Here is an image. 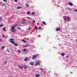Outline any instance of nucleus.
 <instances>
[{
    "instance_id": "obj_1",
    "label": "nucleus",
    "mask_w": 77,
    "mask_h": 77,
    "mask_svg": "<svg viewBox=\"0 0 77 77\" xmlns=\"http://www.w3.org/2000/svg\"><path fill=\"white\" fill-rule=\"evenodd\" d=\"M14 27H15V26H12V30L13 32H16V29H15L14 28Z\"/></svg>"
},
{
    "instance_id": "obj_2",
    "label": "nucleus",
    "mask_w": 77,
    "mask_h": 77,
    "mask_svg": "<svg viewBox=\"0 0 77 77\" xmlns=\"http://www.w3.org/2000/svg\"><path fill=\"white\" fill-rule=\"evenodd\" d=\"M20 23L21 24H26V23H27V22H26V21L23 20V21H21Z\"/></svg>"
},
{
    "instance_id": "obj_3",
    "label": "nucleus",
    "mask_w": 77,
    "mask_h": 77,
    "mask_svg": "<svg viewBox=\"0 0 77 77\" xmlns=\"http://www.w3.org/2000/svg\"><path fill=\"white\" fill-rule=\"evenodd\" d=\"M29 64L32 66H33L34 65V62L32 61L29 63Z\"/></svg>"
},
{
    "instance_id": "obj_4",
    "label": "nucleus",
    "mask_w": 77,
    "mask_h": 77,
    "mask_svg": "<svg viewBox=\"0 0 77 77\" xmlns=\"http://www.w3.org/2000/svg\"><path fill=\"white\" fill-rule=\"evenodd\" d=\"M14 40V39L13 38H10L9 41L10 42H12Z\"/></svg>"
},
{
    "instance_id": "obj_5",
    "label": "nucleus",
    "mask_w": 77,
    "mask_h": 77,
    "mask_svg": "<svg viewBox=\"0 0 77 77\" xmlns=\"http://www.w3.org/2000/svg\"><path fill=\"white\" fill-rule=\"evenodd\" d=\"M38 64L39 63H38V62H36V63L35 64V66H37V65H38Z\"/></svg>"
},
{
    "instance_id": "obj_6",
    "label": "nucleus",
    "mask_w": 77,
    "mask_h": 77,
    "mask_svg": "<svg viewBox=\"0 0 77 77\" xmlns=\"http://www.w3.org/2000/svg\"><path fill=\"white\" fill-rule=\"evenodd\" d=\"M17 67H19L20 68H21L22 69H23V66H17Z\"/></svg>"
},
{
    "instance_id": "obj_7",
    "label": "nucleus",
    "mask_w": 77,
    "mask_h": 77,
    "mask_svg": "<svg viewBox=\"0 0 77 77\" xmlns=\"http://www.w3.org/2000/svg\"><path fill=\"white\" fill-rule=\"evenodd\" d=\"M69 3L70 5V6H72V5H73V4H72V3L71 2H69Z\"/></svg>"
},
{
    "instance_id": "obj_8",
    "label": "nucleus",
    "mask_w": 77,
    "mask_h": 77,
    "mask_svg": "<svg viewBox=\"0 0 77 77\" xmlns=\"http://www.w3.org/2000/svg\"><path fill=\"white\" fill-rule=\"evenodd\" d=\"M57 29H56V31H57H57H59V30H60V29L59 28H57Z\"/></svg>"
},
{
    "instance_id": "obj_9",
    "label": "nucleus",
    "mask_w": 77,
    "mask_h": 77,
    "mask_svg": "<svg viewBox=\"0 0 77 77\" xmlns=\"http://www.w3.org/2000/svg\"><path fill=\"white\" fill-rule=\"evenodd\" d=\"M35 76L37 77H39V76H40V75H39V74H36V75Z\"/></svg>"
},
{
    "instance_id": "obj_10",
    "label": "nucleus",
    "mask_w": 77,
    "mask_h": 77,
    "mask_svg": "<svg viewBox=\"0 0 77 77\" xmlns=\"http://www.w3.org/2000/svg\"><path fill=\"white\" fill-rule=\"evenodd\" d=\"M25 61H27V60H28V58H26L25 59H24Z\"/></svg>"
},
{
    "instance_id": "obj_11",
    "label": "nucleus",
    "mask_w": 77,
    "mask_h": 77,
    "mask_svg": "<svg viewBox=\"0 0 77 77\" xmlns=\"http://www.w3.org/2000/svg\"><path fill=\"white\" fill-rule=\"evenodd\" d=\"M26 50H27V49L25 48V49L23 50V51H24V52H25V51H26Z\"/></svg>"
},
{
    "instance_id": "obj_12",
    "label": "nucleus",
    "mask_w": 77,
    "mask_h": 77,
    "mask_svg": "<svg viewBox=\"0 0 77 77\" xmlns=\"http://www.w3.org/2000/svg\"><path fill=\"white\" fill-rule=\"evenodd\" d=\"M42 23H43V24H44V25H46V23H45V22H44V21H43Z\"/></svg>"
},
{
    "instance_id": "obj_13",
    "label": "nucleus",
    "mask_w": 77,
    "mask_h": 77,
    "mask_svg": "<svg viewBox=\"0 0 77 77\" xmlns=\"http://www.w3.org/2000/svg\"><path fill=\"white\" fill-rule=\"evenodd\" d=\"M64 55L65 54H64V53H62L61 54V56H64Z\"/></svg>"
},
{
    "instance_id": "obj_14",
    "label": "nucleus",
    "mask_w": 77,
    "mask_h": 77,
    "mask_svg": "<svg viewBox=\"0 0 77 77\" xmlns=\"http://www.w3.org/2000/svg\"><path fill=\"white\" fill-rule=\"evenodd\" d=\"M17 9H21V7H17Z\"/></svg>"
},
{
    "instance_id": "obj_15",
    "label": "nucleus",
    "mask_w": 77,
    "mask_h": 77,
    "mask_svg": "<svg viewBox=\"0 0 77 77\" xmlns=\"http://www.w3.org/2000/svg\"><path fill=\"white\" fill-rule=\"evenodd\" d=\"M3 26V25L1 24V25L0 26V27H2Z\"/></svg>"
},
{
    "instance_id": "obj_16",
    "label": "nucleus",
    "mask_w": 77,
    "mask_h": 77,
    "mask_svg": "<svg viewBox=\"0 0 77 77\" xmlns=\"http://www.w3.org/2000/svg\"><path fill=\"white\" fill-rule=\"evenodd\" d=\"M14 45H15V46H18V44H15L14 43Z\"/></svg>"
},
{
    "instance_id": "obj_17",
    "label": "nucleus",
    "mask_w": 77,
    "mask_h": 77,
    "mask_svg": "<svg viewBox=\"0 0 77 77\" xmlns=\"http://www.w3.org/2000/svg\"><path fill=\"white\" fill-rule=\"evenodd\" d=\"M36 56H33V58H36Z\"/></svg>"
},
{
    "instance_id": "obj_18",
    "label": "nucleus",
    "mask_w": 77,
    "mask_h": 77,
    "mask_svg": "<svg viewBox=\"0 0 77 77\" xmlns=\"http://www.w3.org/2000/svg\"><path fill=\"white\" fill-rule=\"evenodd\" d=\"M27 15H29L30 14V11H28L27 12Z\"/></svg>"
},
{
    "instance_id": "obj_19",
    "label": "nucleus",
    "mask_w": 77,
    "mask_h": 77,
    "mask_svg": "<svg viewBox=\"0 0 77 77\" xmlns=\"http://www.w3.org/2000/svg\"><path fill=\"white\" fill-rule=\"evenodd\" d=\"M11 44H14V41H13L12 42H11Z\"/></svg>"
},
{
    "instance_id": "obj_20",
    "label": "nucleus",
    "mask_w": 77,
    "mask_h": 77,
    "mask_svg": "<svg viewBox=\"0 0 77 77\" xmlns=\"http://www.w3.org/2000/svg\"><path fill=\"white\" fill-rule=\"evenodd\" d=\"M35 27L36 30H37L38 29V28L37 27H36V26H35Z\"/></svg>"
},
{
    "instance_id": "obj_21",
    "label": "nucleus",
    "mask_w": 77,
    "mask_h": 77,
    "mask_svg": "<svg viewBox=\"0 0 77 77\" xmlns=\"http://www.w3.org/2000/svg\"><path fill=\"white\" fill-rule=\"evenodd\" d=\"M67 17V19L68 20H69V17Z\"/></svg>"
},
{
    "instance_id": "obj_22",
    "label": "nucleus",
    "mask_w": 77,
    "mask_h": 77,
    "mask_svg": "<svg viewBox=\"0 0 77 77\" xmlns=\"http://www.w3.org/2000/svg\"><path fill=\"white\" fill-rule=\"evenodd\" d=\"M31 29V27L30 26L29 28V29H28V30H30Z\"/></svg>"
},
{
    "instance_id": "obj_23",
    "label": "nucleus",
    "mask_w": 77,
    "mask_h": 77,
    "mask_svg": "<svg viewBox=\"0 0 77 77\" xmlns=\"http://www.w3.org/2000/svg\"><path fill=\"white\" fill-rule=\"evenodd\" d=\"M27 68V66L26 65L25 66V68Z\"/></svg>"
},
{
    "instance_id": "obj_24",
    "label": "nucleus",
    "mask_w": 77,
    "mask_h": 77,
    "mask_svg": "<svg viewBox=\"0 0 77 77\" xmlns=\"http://www.w3.org/2000/svg\"><path fill=\"white\" fill-rule=\"evenodd\" d=\"M8 52V53H10L11 52V51H10V50H8L7 51Z\"/></svg>"
},
{
    "instance_id": "obj_25",
    "label": "nucleus",
    "mask_w": 77,
    "mask_h": 77,
    "mask_svg": "<svg viewBox=\"0 0 77 77\" xmlns=\"http://www.w3.org/2000/svg\"><path fill=\"white\" fill-rule=\"evenodd\" d=\"M40 69L42 71H43V70H44V69L42 68H40Z\"/></svg>"
},
{
    "instance_id": "obj_26",
    "label": "nucleus",
    "mask_w": 77,
    "mask_h": 77,
    "mask_svg": "<svg viewBox=\"0 0 77 77\" xmlns=\"http://www.w3.org/2000/svg\"><path fill=\"white\" fill-rule=\"evenodd\" d=\"M2 20V17H0V21H1Z\"/></svg>"
},
{
    "instance_id": "obj_27",
    "label": "nucleus",
    "mask_w": 77,
    "mask_h": 77,
    "mask_svg": "<svg viewBox=\"0 0 77 77\" xmlns=\"http://www.w3.org/2000/svg\"><path fill=\"white\" fill-rule=\"evenodd\" d=\"M2 30H4V31H5V28L4 27L2 29Z\"/></svg>"
},
{
    "instance_id": "obj_28",
    "label": "nucleus",
    "mask_w": 77,
    "mask_h": 77,
    "mask_svg": "<svg viewBox=\"0 0 77 77\" xmlns=\"http://www.w3.org/2000/svg\"><path fill=\"white\" fill-rule=\"evenodd\" d=\"M3 1L5 2H7V0H3Z\"/></svg>"
},
{
    "instance_id": "obj_29",
    "label": "nucleus",
    "mask_w": 77,
    "mask_h": 77,
    "mask_svg": "<svg viewBox=\"0 0 77 77\" xmlns=\"http://www.w3.org/2000/svg\"><path fill=\"white\" fill-rule=\"evenodd\" d=\"M32 22L33 23H35V20H33Z\"/></svg>"
},
{
    "instance_id": "obj_30",
    "label": "nucleus",
    "mask_w": 77,
    "mask_h": 77,
    "mask_svg": "<svg viewBox=\"0 0 77 77\" xmlns=\"http://www.w3.org/2000/svg\"><path fill=\"white\" fill-rule=\"evenodd\" d=\"M4 48H5V46H2V50H4Z\"/></svg>"
},
{
    "instance_id": "obj_31",
    "label": "nucleus",
    "mask_w": 77,
    "mask_h": 77,
    "mask_svg": "<svg viewBox=\"0 0 77 77\" xmlns=\"http://www.w3.org/2000/svg\"><path fill=\"white\" fill-rule=\"evenodd\" d=\"M67 9L68 10H69V11H70V10H71V9L69 8H68Z\"/></svg>"
},
{
    "instance_id": "obj_32",
    "label": "nucleus",
    "mask_w": 77,
    "mask_h": 77,
    "mask_svg": "<svg viewBox=\"0 0 77 77\" xmlns=\"http://www.w3.org/2000/svg\"><path fill=\"white\" fill-rule=\"evenodd\" d=\"M23 47H24V48H26V47H26V45H25V46L23 45Z\"/></svg>"
},
{
    "instance_id": "obj_33",
    "label": "nucleus",
    "mask_w": 77,
    "mask_h": 77,
    "mask_svg": "<svg viewBox=\"0 0 77 77\" xmlns=\"http://www.w3.org/2000/svg\"><path fill=\"white\" fill-rule=\"evenodd\" d=\"M27 18H28V19H29V20H30V17H27Z\"/></svg>"
},
{
    "instance_id": "obj_34",
    "label": "nucleus",
    "mask_w": 77,
    "mask_h": 77,
    "mask_svg": "<svg viewBox=\"0 0 77 77\" xmlns=\"http://www.w3.org/2000/svg\"><path fill=\"white\" fill-rule=\"evenodd\" d=\"M38 29H41V27L40 26L38 28Z\"/></svg>"
},
{
    "instance_id": "obj_35",
    "label": "nucleus",
    "mask_w": 77,
    "mask_h": 77,
    "mask_svg": "<svg viewBox=\"0 0 77 77\" xmlns=\"http://www.w3.org/2000/svg\"><path fill=\"white\" fill-rule=\"evenodd\" d=\"M74 11L75 12H77V9H75Z\"/></svg>"
},
{
    "instance_id": "obj_36",
    "label": "nucleus",
    "mask_w": 77,
    "mask_h": 77,
    "mask_svg": "<svg viewBox=\"0 0 77 77\" xmlns=\"http://www.w3.org/2000/svg\"><path fill=\"white\" fill-rule=\"evenodd\" d=\"M32 15H35V13H34V12H32Z\"/></svg>"
},
{
    "instance_id": "obj_37",
    "label": "nucleus",
    "mask_w": 77,
    "mask_h": 77,
    "mask_svg": "<svg viewBox=\"0 0 77 77\" xmlns=\"http://www.w3.org/2000/svg\"><path fill=\"white\" fill-rule=\"evenodd\" d=\"M18 52L19 53H20V50H18Z\"/></svg>"
},
{
    "instance_id": "obj_38",
    "label": "nucleus",
    "mask_w": 77,
    "mask_h": 77,
    "mask_svg": "<svg viewBox=\"0 0 77 77\" xmlns=\"http://www.w3.org/2000/svg\"><path fill=\"white\" fill-rule=\"evenodd\" d=\"M3 38H5V36L4 35H2Z\"/></svg>"
},
{
    "instance_id": "obj_39",
    "label": "nucleus",
    "mask_w": 77,
    "mask_h": 77,
    "mask_svg": "<svg viewBox=\"0 0 77 77\" xmlns=\"http://www.w3.org/2000/svg\"><path fill=\"white\" fill-rule=\"evenodd\" d=\"M26 47H29V45L28 44H27L26 45Z\"/></svg>"
},
{
    "instance_id": "obj_40",
    "label": "nucleus",
    "mask_w": 77,
    "mask_h": 77,
    "mask_svg": "<svg viewBox=\"0 0 77 77\" xmlns=\"http://www.w3.org/2000/svg\"><path fill=\"white\" fill-rule=\"evenodd\" d=\"M22 41H23V42H25L24 41V39L22 40Z\"/></svg>"
},
{
    "instance_id": "obj_41",
    "label": "nucleus",
    "mask_w": 77,
    "mask_h": 77,
    "mask_svg": "<svg viewBox=\"0 0 77 77\" xmlns=\"http://www.w3.org/2000/svg\"><path fill=\"white\" fill-rule=\"evenodd\" d=\"M7 62L6 61L5 62V64L7 63Z\"/></svg>"
},
{
    "instance_id": "obj_42",
    "label": "nucleus",
    "mask_w": 77,
    "mask_h": 77,
    "mask_svg": "<svg viewBox=\"0 0 77 77\" xmlns=\"http://www.w3.org/2000/svg\"><path fill=\"white\" fill-rule=\"evenodd\" d=\"M5 3H3V6H5Z\"/></svg>"
},
{
    "instance_id": "obj_43",
    "label": "nucleus",
    "mask_w": 77,
    "mask_h": 77,
    "mask_svg": "<svg viewBox=\"0 0 77 77\" xmlns=\"http://www.w3.org/2000/svg\"><path fill=\"white\" fill-rule=\"evenodd\" d=\"M15 2H17V1H18V0H15Z\"/></svg>"
},
{
    "instance_id": "obj_44",
    "label": "nucleus",
    "mask_w": 77,
    "mask_h": 77,
    "mask_svg": "<svg viewBox=\"0 0 77 77\" xmlns=\"http://www.w3.org/2000/svg\"><path fill=\"white\" fill-rule=\"evenodd\" d=\"M18 29H21V28H20V27H18Z\"/></svg>"
},
{
    "instance_id": "obj_45",
    "label": "nucleus",
    "mask_w": 77,
    "mask_h": 77,
    "mask_svg": "<svg viewBox=\"0 0 77 77\" xmlns=\"http://www.w3.org/2000/svg\"><path fill=\"white\" fill-rule=\"evenodd\" d=\"M64 20H67V19L64 18Z\"/></svg>"
},
{
    "instance_id": "obj_46",
    "label": "nucleus",
    "mask_w": 77,
    "mask_h": 77,
    "mask_svg": "<svg viewBox=\"0 0 77 77\" xmlns=\"http://www.w3.org/2000/svg\"><path fill=\"white\" fill-rule=\"evenodd\" d=\"M26 6H29V5H27V4H26Z\"/></svg>"
},
{
    "instance_id": "obj_47",
    "label": "nucleus",
    "mask_w": 77,
    "mask_h": 77,
    "mask_svg": "<svg viewBox=\"0 0 77 77\" xmlns=\"http://www.w3.org/2000/svg\"><path fill=\"white\" fill-rule=\"evenodd\" d=\"M35 58H33L32 60H33V59H35Z\"/></svg>"
},
{
    "instance_id": "obj_48",
    "label": "nucleus",
    "mask_w": 77,
    "mask_h": 77,
    "mask_svg": "<svg viewBox=\"0 0 77 77\" xmlns=\"http://www.w3.org/2000/svg\"><path fill=\"white\" fill-rule=\"evenodd\" d=\"M71 74H72V72H70Z\"/></svg>"
},
{
    "instance_id": "obj_49",
    "label": "nucleus",
    "mask_w": 77,
    "mask_h": 77,
    "mask_svg": "<svg viewBox=\"0 0 77 77\" xmlns=\"http://www.w3.org/2000/svg\"><path fill=\"white\" fill-rule=\"evenodd\" d=\"M0 41H1V42H2V41H1V39H0Z\"/></svg>"
},
{
    "instance_id": "obj_50",
    "label": "nucleus",
    "mask_w": 77,
    "mask_h": 77,
    "mask_svg": "<svg viewBox=\"0 0 77 77\" xmlns=\"http://www.w3.org/2000/svg\"><path fill=\"white\" fill-rule=\"evenodd\" d=\"M49 72H51V71H49Z\"/></svg>"
},
{
    "instance_id": "obj_51",
    "label": "nucleus",
    "mask_w": 77,
    "mask_h": 77,
    "mask_svg": "<svg viewBox=\"0 0 77 77\" xmlns=\"http://www.w3.org/2000/svg\"><path fill=\"white\" fill-rule=\"evenodd\" d=\"M17 24L16 25V26H17Z\"/></svg>"
}]
</instances>
